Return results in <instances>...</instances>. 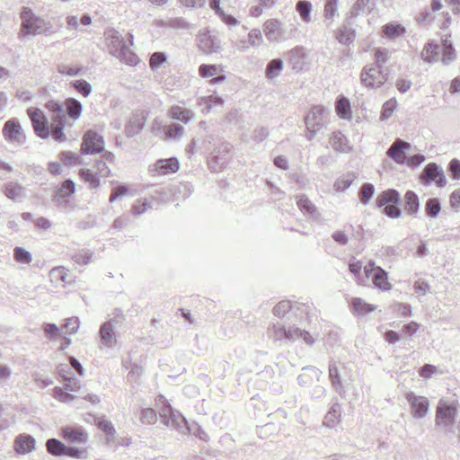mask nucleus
Listing matches in <instances>:
<instances>
[{
    "label": "nucleus",
    "mask_w": 460,
    "mask_h": 460,
    "mask_svg": "<svg viewBox=\"0 0 460 460\" xmlns=\"http://www.w3.org/2000/svg\"><path fill=\"white\" fill-rule=\"evenodd\" d=\"M21 20V33L23 37L50 34L53 32V27L50 22L35 14L29 7L23 6L22 8Z\"/></svg>",
    "instance_id": "f257e3e1"
},
{
    "label": "nucleus",
    "mask_w": 460,
    "mask_h": 460,
    "mask_svg": "<svg viewBox=\"0 0 460 460\" xmlns=\"http://www.w3.org/2000/svg\"><path fill=\"white\" fill-rule=\"evenodd\" d=\"M45 108L51 113V123L49 127V135L58 142H63L66 139L63 130L66 125V117L63 112V105L54 100L46 102Z\"/></svg>",
    "instance_id": "f03ea898"
},
{
    "label": "nucleus",
    "mask_w": 460,
    "mask_h": 460,
    "mask_svg": "<svg viewBox=\"0 0 460 460\" xmlns=\"http://www.w3.org/2000/svg\"><path fill=\"white\" fill-rule=\"evenodd\" d=\"M376 208L384 207L383 213L390 218H398L402 215V209L399 207L401 202L400 193L394 189H389L381 192L376 198Z\"/></svg>",
    "instance_id": "7ed1b4c3"
},
{
    "label": "nucleus",
    "mask_w": 460,
    "mask_h": 460,
    "mask_svg": "<svg viewBox=\"0 0 460 460\" xmlns=\"http://www.w3.org/2000/svg\"><path fill=\"white\" fill-rule=\"evenodd\" d=\"M325 111L326 109L323 106L314 105L305 117V124L307 130L305 137L308 140H312L325 127L323 119Z\"/></svg>",
    "instance_id": "20e7f679"
},
{
    "label": "nucleus",
    "mask_w": 460,
    "mask_h": 460,
    "mask_svg": "<svg viewBox=\"0 0 460 460\" xmlns=\"http://www.w3.org/2000/svg\"><path fill=\"white\" fill-rule=\"evenodd\" d=\"M110 173L111 170L106 161L102 159L95 161L93 169H81L79 171L80 177L94 189L100 186V178L107 177Z\"/></svg>",
    "instance_id": "39448f33"
},
{
    "label": "nucleus",
    "mask_w": 460,
    "mask_h": 460,
    "mask_svg": "<svg viewBox=\"0 0 460 460\" xmlns=\"http://www.w3.org/2000/svg\"><path fill=\"white\" fill-rule=\"evenodd\" d=\"M160 417L164 425L175 429L180 433H185L189 429L184 416L180 411L172 409L170 404H165L161 409Z\"/></svg>",
    "instance_id": "423d86ee"
},
{
    "label": "nucleus",
    "mask_w": 460,
    "mask_h": 460,
    "mask_svg": "<svg viewBox=\"0 0 460 460\" xmlns=\"http://www.w3.org/2000/svg\"><path fill=\"white\" fill-rule=\"evenodd\" d=\"M2 134L6 142L14 146H22L26 142V135L19 120L13 118L4 122Z\"/></svg>",
    "instance_id": "0eeeda50"
},
{
    "label": "nucleus",
    "mask_w": 460,
    "mask_h": 460,
    "mask_svg": "<svg viewBox=\"0 0 460 460\" xmlns=\"http://www.w3.org/2000/svg\"><path fill=\"white\" fill-rule=\"evenodd\" d=\"M387 80V75L385 74L378 66H365L360 74L361 84L367 88L381 87Z\"/></svg>",
    "instance_id": "6e6552de"
},
{
    "label": "nucleus",
    "mask_w": 460,
    "mask_h": 460,
    "mask_svg": "<svg viewBox=\"0 0 460 460\" xmlns=\"http://www.w3.org/2000/svg\"><path fill=\"white\" fill-rule=\"evenodd\" d=\"M104 151V140L102 136L94 130H87L82 140L81 154L95 155Z\"/></svg>",
    "instance_id": "1a4fd4ad"
},
{
    "label": "nucleus",
    "mask_w": 460,
    "mask_h": 460,
    "mask_svg": "<svg viewBox=\"0 0 460 460\" xmlns=\"http://www.w3.org/2000/svg\"><path fill=\"white\" fill-rule=\"evenodd\" d=\"M27 114L31 121L35 134L40 138H48L49 137V127L43 111L38 108L31 107L27 110Z\"/></svg>",
    "instance_id": "9d476101"
},
{
    "label": "nucleus",
    "mask_w": 460,
    "mask_h": 460,
    "mask_svg": "<svg viewBox=\"0 0 460 460\" xmlns=\"http://www.w3.org/2000/svg\"><path fill=\"white\" fill-rule=\"evenodd\" d=\"M112 44L117 48V57L120 61L130 66H135L139 62L138 57L129 49L124 39L117 31L112 34Z\"/></svg>",
    "instance_id": "9b49d317"
},
{
    "label": "nucleus",
    "mask_w": 460,
    "mask_h": 460,
    "mask_svg": "<svg viewBox=\"0 0 460 460\" xmlns=\"http://www.w3.org/2000/svg\"><path fill=\"white\" fill-rule=\"evenodd\" d=\"M420 178L425 185L435 182L438 187L442 188L447 183L443 169L435 163H430L425 166Z\"/></svg>",
    "instance_id": "f8f14e48"
},
{
    "label": "nucleus",
    "mask_w": 460,
    "mask_h": 460,
    "mask_svg": "<svg viewBox=\"0 0 460 460\" xmlns=\"http://www.w3.org/2000/svg\"><path fill=\"white\" fill-rule=\"evenodd\" d=\"M457 409L452 404L439 402L436 411V424L447 428L455 424Z\"/></svg>",
    "instance_id": "ddd939ff"
},
{
    "label": "nucleus",
    "mask_w": 460,
    "mask_h": 460,
    "mask_svg": "<svg viewBox=\"0 0 460 460\" xmlns=\"http://www.w3.org/2000/svg\"><path fill=\"white\" fill-rule=\"evenodd\" d=\"M117 317L123 318V314L120 309H115V317L105 322L100 329L102 342L108 348H112L115 345L114 328L119 322L117 320Z\"/></svg>",
    "instance_id": "4468645a"
},
{
    "label": "nucleus",
    "mask_w": 460,
    "mask_h": 460,
    "mask_svg": "<svg viewBox=\"0 0 460 460\" xmlns=\"http://www.w3.org/2000/svg\"><path fill=\"white\" fill-rule=\"evenodd\" d=\"M197 41L199 49L206 54L216 53L220 49L219 39L210 31L199 32Z\"/></svg>",
    "instance_id": "2eb2a0df"
},
{
    "label": "nucleus",
    "mask_w": 460,
    "mask_h": 460,
    "mask_svg": "<svg viewBox=\"0 0 460 460\" xmlns=\"http://www.w3.org/2000/svg\"><path fill=\"white\" fill-rule=\"evenodd\" d=\"M406 399L411 404V413L414 418H423L429 407V400L424 396L416 395L413 392L406 394Z\"/></svg>",
    "instance_id": "dca6fc26"
},
{
    "label": "nucleus",
    "mask_w": 460,
    "mask_h": 460,
    "mask_svg": "<svg viewBox=\"0 0 460 460\" xmlns=\"http://www.w3.org/2000/svg\"><path fill=\"white\" fill-rule=\"evenodd\" d=\"M411 148V144L401 139L397 138L391 145V146L387 149L386 155L392 160H394L396 164H403L406 162L405 153L407 150Z\"/></svg>",
    "instance_id": "f3484780"
},
{
    "label": "nucleus",
    "mask_w": 460,
    "mask_h": 460,
    "mask_svg": "<svg viewBox=\"0 0 460 460\" xmlns=\"http://www.w3.org/2000/svg\"><path fill=\"white\" fill-rule=\"evenodd\" d=\"M292 69L299 72L307 64L308 56L303 47H296L285 54Z\"/></svg>",
    "instance_id": "a211bd4d"
},
{
    "label": "nucleus",
    "mask_w": 460,
    "mask_h": 460,
    "mask_svg": "<svg viewBox=\"0 0 460 460\" xmlns=\"http://www.w3.org/2000/svg\"><path fill=\"white\" fill-rule=\"evenodd\" d=\"M75 182L72 180L67 179L61 184V186L55 192L53 196V201L58 206L66 208L69 203L66 198L75 193Z\"/></svg>",
    "instance_id": "6ab92c4d"
},
{
    "label": "nucleus",
    "mask_w": 460,
    "mask_h": 460,
    "mask_svg": "<svg viewBox=\"0 0 460 460\" xmlns=\"http://www.w3.org/2000/svg\"><path fill=\"white\" fill-rule=\"evenodd\" d=\"M1 190L8 199L15 202H20L26 198L25 187L14 181L4 183Z\"/></svg>",
    "instance_id": "aec40b11"
},
{
    "label": "nucleus",
    "mask_w": 460,
    "mask_h": 460,
    "mask_svg": "<svg viewBox=\"0 0 460 460\" xmlns=\"http://www.w3.org/2000/svg\"><path fill=\"white\" fill-rule=\"evenodd\" d=\"M263 31L265 36L270 41H280L287 39L282 23L278 20H268L263 25Z\"/></svg>",
    "instance_id": "412c9836"
},
{
    "label": "nucleus",
    "mask_w": 460,
    "mask_h": 460,
    "mask_svg": "<svg viewBox=\"0 0 460 460\" xmlns=\"http://www.w3.org/2000/svg\"><path fill=\"white\" fill-rule=\"evenodd\" d=\"M146 116L143 111L134 113L125 125L124 132L128 137L139 134L146 125Z\"/></svg>",
    "instance_id": "4be33fe9"
},
{
    "label": "nucleus",
    "mask_w": 460,
    "mask_h": 460,
    "mask_svg": "<svg viewBox=\"0 0 460 460\" xmlns=\"http://www.w3.org/2000/svg\"><path fill=\"white\" fill-rule=\"evenodd\" d=\"M61 434L64 439L70 443H85L87 434L80 427L66 426L61 429Z\"/></svg>",
    "instance_id": "5701e85b"
},
{
    "label": "nucleus",
    "mask_w": 460,
    "mask_h": 460,
    "mask_svg": "<svg viewBox=\"0 0 460 460\" xmlns=\"http://www.w3.org/2000/svg\"><path fill=\"white\" fill-rule=\"evenodd\" d=\"M35 438L29 434H21L14 439V450L17 454L24 455L35 449Z\"/></svg>",
    "instance_id": "b1692460"
},
{
    "label": "nucleus",
    "mask_w": 460,
    "mask_h": 460,
    "mask_svg": "<svg viewBox=\"0 0 460 460\" xmlns=\"http://www.w3.org/2000/svg\"><path fill=\"white\" fill-rule=\"evenodd\" d=\"M155 170L157 174L164 175L175 172L179 170V161L175 157L168 159H160L154 164Z\"/></svg>",
    "instance_id": "393cba45"
},
{
    "label": "nucleus",
    "mask_w": 460,
    "mask_h": 460,
    "mask_svg": "<svg viewBox=\"0 0 460 460\" xmlns=\"http://www.w3.org/2000/svg\"><path fill=\"white\" fill-rule=\"evenodd\" d=\"M63 105V112L65 116L67 115L73 120L77 119L82 113L83 105L75 98H67L64 102H60Z\"/></svg>",
    "instance_id": "a878e982"
},
{
    "label": "nucleus",
    "mask_w": 460,
    "mask_h": 460,
    "mask_svg": "<svg viewBox=\"0 0 460 460\" xmlns=\"http://www.w3.org/2000/svg\"><path fill=\"white\" fill-rule=\"evenodd\" d=\"M330 143L332 148L339 153H349L352 150L348 138L340 131L333 132Z\"/></svg>",
    "instance_id": "bb28decb"
},
{
    "label": "nucleus",
    "mask_w": 460,
    "mask_h": 460,
    "mask_svg": "<svg viewBox=\"0 0 460 460\" xmlns=\"http://www.w3.org/2000/svg\"><path fill=\"white\" fill-rule=\"evenodd\" d=\"M168 115L175 120H179L184 124H188L194 118V112L178 105L172 106L168 111Z\"/></svg>",
    "instance_id": "cd10ccee"
},
{
    "label": "nucleus",
    "mask_w": 460,
    "mask_h": 460,
    "mask_svg": "<svg viewBox=\"0 0 460 460\" xmlns=\"http://www.w3.org/2000/svg\"><path fill=\"white\" fill-rule=\"evenodd\" d=\"M296 199L298 208L304 215H308L314 219H317L319 217L315 206L305 195H297Z\"/></svg>",
    "instance_id": "c85d7f7f"
},
{
    "label": "nucleus",
    "mask_w": 460,
    "mask_h": 460,
    "mask_svg": "<svg viewBox=\"0 0 460 460\" xmlns=\"http://www.w3.org/2000/svg\"><path fill=\"white\" fill-rule=\"evenodd\" d=\"M372 283L375 288L382 290L388 291L392 288V285L388 282V274L381 267H377L375 273L371 275Z\"/></svg>",
    "instance_id": "c756f323"
},
{
    "label": "nucleus",
    "mask_w": 460,
    "mask_h": 460,
    "mask_svg": "<svg viewBox=\"0 0 460 460\" xmlns=\"http://www.w3.org/2000/svg\"><path fill=\"white\" fill-rule=\"evenodd\" d=\"M288 331L285 325L280 324L279 323H273L271 326L268 328V335L270 338L273 339L275 341L287 340L292 337V334Z\"/></svg>",
    "instance_id": "7c9ffc66"
},
{
    "label": "nucleus",
    "mask_w": 460,
    "mask_h": 460,
    "mask_svg": "<svg viewBox=\"0 0 460 460\" xmlns=\"http://www.w3.org/2000/svg\"><path fill=\"white\" fill-rule=\"evenodd\" d=\"M335 110L337 115L344 119L350 120L352 118L350 102L348 98L341 95L335 102Z\"/></svg>",
    "instance_id": "2f4dec72"
},
{
    "label": "nucleus",
    "mask_w": 460,
    "mask_h": 460,
    "mask_svg": "<svg viewBox=\"0 0 460 460\" xmlns=\"http://www.w3.org/2000/svg\"><path fill=\"white\" fill-rule=\"evenodd\" d=\"M341 407L338 402L332 404L324 417L323 424L328 428L336 427L341 421Z\"/></svg>",
    "instance_id": "473e14b6"
},
{
    "label": "nucleus",
    "mask_w": 460,
    "mask_h": 460,
    "mask_svg": "<svg viewBox=\"0 0 460 460\" xmlns=\"http://www.w3.org/2000/svg\"><path fill=\"white\" fill-rule=\"evenodd\" d=\"M304 373L300 374L297 377L298 384L305 386L312 383L314 378L319 379L322 372L314 367H305Z\"/></svg>",
    "instance_id": "72a5a7b5"
},
{
    "label": "nucleus",
    "mask_w": 460,
    "mask_h": 460,
    "mask_svg": "<svg viewBox=\"0 0 460 460\" xmlns=\"http://www.w3.org/2000/svg\"><path fill=\"white\" fill-rule=\"evenodd\" d=\"M404 209L411 215H416L420 209V201L417 194L412 190H408L404 195Z\"/></svg>",
    "instance_id": "f704fd0d"
},
{
    "label": "nucleus",
    "mask_w": 460,
    "mask_h": 460,
    "mask_svg": "<svg viewBox=\"0 0 460 460\" xmlns=\"http://www.w3.org/2000/svg\"><path fill=\"white\" fill-rule=\"evenodd\" d=\"M405 28L400 23L389 22L383 26V36L388 39H394L405 33Z\"/></svg>",
    "instance_id": "c9c22d12"
},
{
    "label": "nucleus",
    "mask_w": 460,
    "mask_h": 460,
    "mask_svg": "<svg viewBox=\"0 0 460 460\" xmlns=\"http://www.w3.org/2000/svg\"><path fill=\"white\" fill-rule=\"evenodd\" d=\"M440 47L433 42H429L425 45L421 51V58L424 61L431 63L437 61L438 58Z\"/></svg>",
    "instance_id": "e433bc0d"
},
{
    "label": "nucleus",
    "mask_w": 460,
    "mask_h": 460,
    "mask_svg": "<svg viewBox=\"0 0 460 460\" xmlns=\"http://www.w3.org/2000/svg\"><path fill=\"white\" fill-rule=\"evenodd\" d=\"M164 132L166 139L168 140H178L184 134V128L178 124L172 123L164 128Z\"/></svg>",
    "instance_id": "4c0bfd02"
},
{
    "label": "nucleus",
    "mask_w": 460,
    "mask_h": 460,
    "mask_svg": "<svg viewBox=\"0 0 460 460\" xmlns=\"http://www.w3.org/2000/svg\"><path fill=\"white\" fill-rule=\"evenodd\" d=\"M48 452L52 456H64L66 455V446L57 438H49L46 442Z\"/></svg>",
    "instance_id": "58836bf2"
},
{
    "label": "nucleus",
    "mask_w": 460,
    "mask_h": 460,
    "mask_svg": "<svg viewBox=\"0 0 460 460\" xmlns=\"http://www.w3.org/2000/svg\"><path fill=\"white\" fill-rule=\"evenodd\" d=\"M283 69V61L280 58L270 60L266 66V76L269 79H274L280 75Z\"/></svg>",
    "instance_id": "ea45409f"
},
{
    "label": "nucleus",
    "mask_w": 460,
    "mask_h": 460,
    "mask_svg": "<svg viewBox=\"0 0 460 460\" xmlns=\"http://www.w3.org/2000/svg\"><path fill=\"white\" fill-rule=\"evenodd\" d=\"M441 211V203L437 198H429L425 203V213L430 218H436Z\"/></svg>",
    "instance_id": "a19ab883"
},
{
    "label": "nucleus",
    "mask_w": 460,
    "mask_h": 460,
    "mask_svg": "<svg viewBox=\"0 0 460 460\" xmlns=\"http://www.w3.org/2000/svg\"><path fill=\"white\" fill-rule=\"evenodd\" d=\"M296 10L304 22L311 21L312 4L309 1L299 0L296 4Z\"/></svg>",
    "instance_id": "79ce46f5"
},
{
    "label": "nucleus",
    "mask_w": 460,
    "mask_h": 460,
    "mask_svg": "<svg viewBox=\"0 0 460 460\" xmlns=\"http://www.w3.org/2000/svg\"><path fill=\"white\" fill-rule=\"evenodd\" d=\"M352 308L354 313L366 314L371 313L375 310V306L365 302L363 299L359 297H355L351 301Z\"/></svg>",
    "instance_id": "37998d69"
},
{
    "label": "nucleus",
    "mask_w": 460,
    "mask_h": 460,
    "mask_svg": "<svg viewBox=\"0 0 460 460\" xmlns=\"http://www.w3.org/2000/svg\"><path fill=\"white\" fill-rule=\"evenodd\" d=\"M95 425L104 432L109 438H114L116 434V429L109 420L105 418L95 417L94 418Z\"/></svg>",
    "instance_id": "c03bdc74"
},
{
    "label": "nucleus",
    "mask_w": 460,
    "mask_h": 460,
    "mask_svg": "<svg viewBox=\"0 0 460 460\" xmlns=\"http://www.w3.org/2000/svg\"><path fill=\"white\" fill-rule=\"evenodd\" d=\"M224 100L222 97L217 95H209L207 97H202L199 101V105H205V112H209V111L216 106H223Z\"/></svg>",
    "instance_id": "a18cd8bd"
},
{
    "label": "nucleus",
    "mask_w": 460,
    "mask_h": 460,
    "mask_svg": "<svg viewBox=\"0 0 460 460\" xmlns=\"http://www.w3.org/2000/svg\"><path fill=\"white\" fill-rule=\"evenodd\" d=\"M337 39L340 43L344 45H349L355 39V31L351 28L343 26L339 29Z\"/></svg>",
    "instance_id": "49530a36"
},
{
    "label": "nucleus",
    "mask_w": 460,
    "mask_h": 460,
    "mask_svg": "<svg viewBox=\"0 0 460 460\" xmlns=\"http://www.w3.org/2000/svg\"><path fill=\"white\" fill-rule=\"evenodd\" d=\"M375 193V187L372 183H364L358 191V198L362 204L367 205L373 198Z\"/></svg>",
    "instance_id": "de8ad7c7"
},
{
    "label": "nucleus",
    "mask_w": 460,
    "mask_h": 460,
    "mask_svg": "<svg viewBox=\"0 0 460 460\" xmlns=\"http://www.w3.org/2000/svg\"><path fill=\"white\" fill-rule=\"evenodd\" d=\"M158 198L152 196L151 200L147 201L146 199H145L143 201L137 200L133 206H132V213L135 216H138L146 212L147 209L152 208V201L157 199Z\"/></svg>",
    "instance_id": "09e8293b"
},
{
    "label": "nucleus",
    "mask_w": 460,
    "mask_h": 460,
    "mask_svg": "<svg viewBox=\"0 0 460 460\" xmlns=\"http://www.w3.org/2000/svg\"><path fill=\"white\" fill-rule=\"evenodd\" d=\"M93 257V252L90 250H79L72 254V260L79 265H86L90 262Z\"/></svg>",
    "instance_id": "8fccbe9b"
},
{
    "label": "nucleus",
    "mask_w": 460,
    "mask_h": 460,
    "mask_svg": "<svg viewBox=\"0 0 460 460\" xmlns=\"http://www.w3.org/2000/svg\"><path fill=\"white\" fill-rule=\"evenodd\" d=\"M456 58V51L453 47V44L450 41H447V40L443 42V49H442V62L445 65L449 64Z\"/></svg>",
    "instance_id": "3c124183"
},
{
    "label": "nucleus",
    "mask_w": 460,
    "mask_h": 460,
    "mask_svg": "<svg viewBox=\"0 0 460 460\" xmlns=\"http://www.w3.org/2000/svg\"><path fill=\"white\" fill-rule=\"evenodd\" d=\"M13 258L17 262L23 264H30L32 261L31 252L22 247L13 249Z\"/></svg>",
    "instance_id": "603ef678"
},
{
    "label": "nucleus",
    "mask_w": 460,
    "mask_h": 460,
    "mask_svg": "<svg viewBox=\"0 0 460 460\" xmlns=\"http://www.w3.org/2000/svg\"><path fill=\"white\" fill-rule=\"evenodd\" d=\"M60 161L66 166L71 167L80 163V156L70 151H63L58 155Z\"/></svg>",
    "instance_id": "864d4df0"
},
{
    "label": "nucleus",
    "mask_w": 460,
    "mask_h": 460,
    "mask_svg": "<svg viewBox=\"0 0 460 460\" xmlns=\"http://www.w3.org/2000/svg\"><path fill=\"white\" fill-rule=\"evenodd\" d=\"M396 106H397V102L394 98H392V99L386 101L383 104L380 119L382 121L388 119L392 116L394 110L396 109Z\"/></svg>",
    "instance_id": "5fc2aeb1"
},
{
    "label": "nucleus",
    "mask_w": 460,
    "mask_h": 460,
    "mask_svg": "<svg viewBox=\"0 0 460 460\" xmlns=\"http://www.w3.org/2000/svg\"><path fill=\"white\" fill-rule=\"evenodd\" d=\"M71 85L84 97L89 96L92 93V85L84 79L73 81Z\"/></svg>",
    "instance_id": "6e6d98bb"
},
{
    "label": "nucleus",
    "mask_w": 460,
    "mask_h": 460,
    "mask_svg": "<svg viewBox=\"0 0 460 460\" xmlns=\"http://www.w3.org/2000/svg\"><path fill=\"white\" fill-rule=\"evenodd\" d=\"M329 377L337 391L342 388L341 376L334 362L329 364Z\"/></svg>",
    "instance_id": "4d7b16f0"
},
{
    "label": "nucleus",
    "mask_w": 460,
    "mask_h": 460,
    "mask_svg": "<svg viewBox=\"0 0 460 460\" xmlns=\"http://www.w3.org/2000/svg\"><path fill=\"white\" fill-rule=\"evenodd\" d=\"M370 0H357L351 9V16H358L359 14L369 12L371 7L369 5Z\"/></svg>",
    "instance_id": "13d9d810"
},
{
    "label": "nucleus",
    "mask_w": 460,
    "mask_h": 460,
    "mask_svg": "<svg viewBox=\"0 0 460 460\" xmlns=\"http://www.w3.org/2000/svg\"><path fill=\"white\" fill-rule=\"evenodd\" d=\"M292 309L290 301L283 300L278 303L273 308L274 315L283 317L287 313Z\"/></svg>",
    "instance_id": "bf43d9fd"
},
{
    "label": "nucleus",
    "mask_w": 460,
    "mask_h": 460,
    "mask_svg": "<svg viewBox=\"0 0 460 460\" xmlns=\"http://www.w3.org/2000/svg\"><path fill=\"white\" fill-rule=\"evenodd\" d=\"M338 0H326L324 6V17L327 21H332L337 14Z\"/></svg>",
    "instance_id": "052dcab7"
},
{
    "label": "nucleus",
    "mask_w": 460,
    "mask_h": 460,
    "mask_svg": "<svg viewBox=\"0 0 460 460\" xmlns=\"http://www.w3.org/2000/svg\"><path fill=\"white\" fill-rule=\"evenodd\" d=\"M156 412L152 408H146L141 411L140 420L144 424H153L156 421Z\"/></svg>",
    "instance_id": "680f3d73"
},
{
    "label": "nucleus",
    "mask_w": 460,
    "mask_h": 460,
    "mask_svg": "<svg viewBox=\"0 0 460 460\" xmlns=\"http://www.w3.org/2000/svg\"><path fill=\"white\" fill-rule=\"evenodd\" d=\"M43 330L45 335L51 341H56L60 335V331L55 323H44Z\"/></svg>",
    "instance_id": "e2e57ef3"
},
{
    "label": "nucleus",
    "mask_w": 460,
    "mask_h": 460,
    "mask_svg": "<svg viewBox=\"0 0 460 460\" xmlns=\"http://www.w3.org/2000/svg\"><path fill=\"white\" fill-rule=\"evenodd\" d=\"M218 67L216 65L202 64L199 67V73L202 77H210L217 75Z\"/></svg>",
    "instance_id": "0e129e2a"
},
{
    "label": "nucleus",
    "mask_w": 460,
    "mask_h": 460,
    "mask_svg": "<svg viewBox=\"0 0 460 460\" xmlns=\"http://www.w3.org/2000/svg\"><path fill=\"white\" fill-rule=\"evenodd\" d=\"M167 59L165 53L164 52H155L150 58V67L152 69L158 68L161 65H163Z\"/></svg>",
    "instance_id": "69168bd1"
},
{
    "label": "nucleus",
    "mask_w": 460,
    "mask_h": 460,
    "mask_svg": "<svg viewBox=\"0 0 460 460\" xmlns=\"http://www.w3.org/2000/svg\"><path fill=\"white\" fill-rule=\"evenodd\" d=\"M167 26L172 29L188 30L190 23L183 18L178 17L171 19L167 22Z\"/></svg>",
    "instance_id": "338daca9"
},
{
    "label": "nucleus",
    "mask_w": 460,
    "mask_h": 460,
    "mask_svg": "<svg viewBox=\"0 0 460 460\" xmlns=\"http://www.w3.org/2000/svg\"><path fill=\"white\" fill-rule=\"evenodd\" d=\"M269 129L266 127H256L252 132L253 141L260 143L266 139L269 136Z\"/></svg>",
    "instance_id": "774afa93"
}]
</instances>
